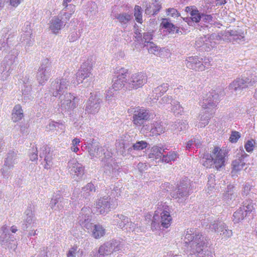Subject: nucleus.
Masks as SVG:
<instances>
[{
	"label": "nucleus",
	"mask_w": 257,
	"mask_h": 257,
	"mask_svg": "<svg viewBox=\"0 0 257 257\" xmlns=\"http://www.w3.org/2000/svg\"><path fill=\"white\" fill-rule=\"evenodd\" d=\"M247 157L246 154L242 155L232 162V173H236L243 169L247 162Z\"/></svg>",
	"instance_id": "obj_8"
},
{
	"label": "nucleus",
	"mask_w": 257,
	"mask_h": 257,
	"mask_svg": "<svg viewBox=\"0 0 257 257\" xmlns=\"http://www.w3.org/2000/svg\"><path fill=\"white\" fill-rule=\"evenodd\" d=\"M70 168H71V171L74 172L77 176L81 174L84 171V168L82 165L76 161H74L72 166Z\"/></svg>",
	"instance_id": "obj_16"
},
{
	"label": "nucleus",
	"mask_w": 257,
	"mask_h": 257,
	"mask_svg": "<svg viewBox=\"0 0 257 257\" xmlns=\"http://www.w3.org/2000/svg\"><path fill=\"white\" fill-rule=\"evenodd\" d=\"M166 13L167 16H170L172 17L178 18L180 16V14L174 8H169L167 9Z\"/></svg>",
	"instance_id": "obj_25"
},
{
	"label": "nucleus",
	"mask_w": 257,
	"mask_h": 257,
	"mask_svg": "<svg viewBox=\"0 0 257 257\" xmlns=\"http://www.w3.org/2000/svg\"><path fill=\"white\" fill-rule=\"evenodd\" d=\"M90 70L89 69H80L77 73V77L81 79H84L89 76L90 74Z\"/></svg>",
	"instance_id": "obj_22"
},
{
	"label": "nucleus",
	"mask_w": 257,
	"mask_h": 257,
	"mask_svg": "<svg viewBox=\"0 0 257 257\" xmlns=\"http://www.w3.org/2000/svg\"><path fill=\"white\" fill-rule=\"evenodd\" d=\"M251 189V186L249 184H246L244 185L243 188V192L247 195Z\"/></svg>",
	"instance_id": "obj_34"
},
{
	"label": "nucleus",
	"mask_w": 257,
	"mask_h": 257,
	"mask_svg": "<svg viewBox=\"0 0 257 257\" xmlns=\"http://www.w3.org/2000/svg\"><path fill=\"white\" fill-rule=\"evenodd\" d=\"M72 0H63V6L65 7V8H67L68 7V3L71 2Z\"/></svg>",
	"instance_id": "obj_39"
},
{
	"label": "nucleus",
	"mask_w": 257,
	"mask_h": 257,
	"mask_svg": "<svg viewBox=\"0 0 257 257\" xmlns=\"http://www.w3.org/2000/svg\"><path fill=\"white\" fill-rule=\"evenodd\" d=\"M192 144H193V142L192 141H189L186 145V148L188 149L190 148L191 146L192 145Z\"/></svg>",
	"instance_id": "obj_40"
},
{
	"label": "nucleus",
	"mask_w": 257,
	"mask_h": 257,
	"mask_svg": "<svg viewBox=\"0 0 257 257\" xmlns=\"http://www.w3.org/2000/svg\"><path fill=\"white\" fill-rule=\"evenodd\" d=\"M134 16L138 23H143L142 8L140 6H135L134 8Z\"/></svg>",
	"instance_id": "obj_18"
},
{
	"label": "nucleus",
	"mask_w": 257,
	"mask_h": 257,
	"mask_svg": "<svg viewBox=\"0 0 257 257\" xmlns=\"http://www.w3.org/2000/svg\"><path fill=\"white\" fill-rule=\"evenodd\" d=\"M152 153L150 154V156H154L156 158L161 157L162 154V149L157 146H154L151 149Z\"/></svg>",
	"instance_id": "obj_23"
},
{
	"label": "nucleus",
	"mask_w": 257,
	"mask_h": 257,
	"mask_svg": "<svg viewBox=\"0 0 257 257\" xmlns=\"http://www.w3.org/2000/svg\"><path fill=\"white\" fill-rule=\"evenodd\" d=\"M255 81H251L249 78H239L234 80L230 85V86L236 91L242 90L249 87L253 86Z\"/></svg>",
	"instance_id": "obj_5"
},
{
	"label": "nucleus",
	"mask_w": 257,
	"mask_h": 257,
	"mask_svg": "<svg viewBox=\"0 0 257 257\" xmlns=\"http://www.w3.org/2000/svg\"><path fill=\"white\" fill-rule=\"evenodd\" d=\"M208 120H207L206 124H207V123H208Z\"/></svg>",
	"instance_id": "obj_48"
},
{
	"label": "nucleus",
	"mask_w": 257,
	"mask_h": 257,
	"mask_svg": "<svg viewBox=\"0 0 257 257\" xmlns=\"http://www.w3.org/2000/svg\"><path fill=\"white\" fill-rule=\"evenodd\" d=\"M144 38L145 39V43H147V40H151L153 39V35L150 33H145L143 35Z\"/></svg>",
	"instance_id": "obj_32"
},
{
	"label": "nucleus",
	"mask_w": 257,
	"mask_h": 257,
	"mask_svg": "<svg viewBox=\"0 0 257 257\" xmlns=\"http://www.w3.org/2000/svg\"><path fill=\"white\" fill-rule=\"evenodd\" d=\"M152 7L153 8V15H156L158 12L160 11L161 10L162 6L161 5L157 2H155L152 4V6H149V7H147L145 10V13L147 14H150L151 12L150 11V9Z\"/></svg>",
	"instance_id": "obj_17"
},
{
	"label": "nucleus",
	"mask_w": 257,
	"mask_h": 257,
	"mask_svg": "<svg viewBox=\"0 0 257 257\" xmlns=\"http://www.w3.org/2000/svg\"><path fill=\"white\" fill-rule=\"evenodd\" d=\"M185 243H188V241H185Z\"/></svg>",
	"instance_id": "obj_47"
},
{
	"label": "nucleus",
	"mask_w": 257,
	"mask_h": 257,
	"mask_svg": "<svg viewBox=\"0 0 257 257\" xmlns=\"http://www.w3.org/2000/svg\"><path fill=\"white\" fill-rule=\"evenodd\" d=\"M172 217L170 212L164 210L161 214V225L166 228H168L171 223Z\"/></svg>",
	"instance_id": "obj_11"
},
{
	"label": "nucleus",
	"mask_w": 257,
	"mask_h": 257,
	"mask_svg": "<svg viewBox=\"0 0 257 257\" xmlns=\"http://www.w3.org/2000/svg\"><path fill=\"white\" fill-rule=\"evenodd\" d=\"M77 250V246H73L68 251L67 256V257H74L75 256V254L76 251Z\"/></svg>",
	"instance_id": "obj_29"
},
{
	"label": "nucleus",
	"mask_w": 257,
	"mask_h": 257,
	"mask_svg": "<svg viewBox=\"0 0 257 257\" xmlns=\"http://www.w3.org/2000/svg\"><path fill=\"white\" fill-rule=\"evenodd\" d=\"M17 229L15 226H12L11 231H12V232L15 233L17 231Z\"/></svg>",
	"instance_id": "obj_42"
},
{
	"label": "nucleus",
	"mask_w": 257,
	"mask_h": 257,
	"mask_svg": "<svg viewBox=\"0 0 257 257\" xmlns=\"http://www.w3.org/2000/svg\"><path fill=\"white\" fill-rule=\"evenodd\" d=\"M105 234V229L99 224L94 225L92 231L93 236L95 238H99Z\"/></svg>",
	"instance_id": "obj_14"
},
{
	"label": "nucleus",
	"mask_w": 257,
	"mask_h": 257,
	"mask_svg": "<svg viewBox=\"0 0 257 257\" xmlns=\"http://www.w3.org/2000/svg\"><path fill=\"white\" fill-rule=\"evenodd\" d=\"M202 106L204 108H206L207 107H208V106L206 105H202Z\"/></svg>",
	"instance_id": "obj_46"
},
{
	"label": "nucleus",
	"mask_w": 257,
	"mask_h": 257,
	"mask_svg": "<svg viewBox=\"0 0 257 257\" xmlns=\"http://www.w3.org/2000/svg\"><path fill=\"white\" fill-rule=\"evenodd\" d=\"M106 246L105 245H101L98 250V252L100 255H104V254H107V252H105Z\"/></svg>",
	"instance_id": "obj_33"
},
{
	"label": "nucleus",
	"mask_w": 257,
	"mask_h": 257,
	"mask_svg": "<svg viewBox=\"0 0 257 257\" xmlns=\"http://www.w3.org/2000/svg\"><path fill=\"white\" fill-rule=\"evenodd\" d=\"M160 27L161 29H166L169 33H173L176 29L177 32L178 31V29H177V28L166 18H163L162 19V22L160 24Z\"/></svg>",
	"instance_id": "obj_12"
},
{
	"label": "nucleus",
	"mask_w": 257,
	"mask_h": 257,
	"mask_svg": "<svg viewBox=\"0 0 257 257\" xmlns=\"http://www.w3.org/2000/svg\"><path fill=\"white\" fill-rule=\"evenodd\" d=\"M23 0H9L10 5L14 7H17L20 5Z\"/></svg>",
	"instance_id": "obj_30"
},
{
	"label": "nucleus",
	"mask_w": 257,
	"mask_h": 257,
	"mask_svg": "<svg viewBox=\"0 0 257 257\" xmlns=\"http://www.w3.org/2000/svg\"><path fill=\"white\" fill-rule=\"evenodd\" d=\"M23 117V110L20 105H16L12 113V119L13 121L17 122L20 120Z\"/></svg>",
	"instance_id": "obj_13"
},
{
	"label": "nucleus",
	"mask_w": 257,
	"mask_h": 257,
	"mask_svg": "<svg viewBox=\"0 0 257 257\" xmlns=\"http://www.w3.org/2000/svg\"><path fill=\"white\" fill-rule=\"evenodd\" d=\"M62 26L61 20L58 18H55L52 20L50 28L54 33H58Z\"/></svg>",
	"instance_id": "obj_15"
},
{
	"label": "nucleus",
	"mask_w": 257,
	"mask_h": 257,
	"mask_svg": "<svg viewBox=\"0 0 257 257\" xmlns=\"http://www.w3.org/2000/svg\"><path fill=\"white\" fill-rule=\"evenodd\" d=\"M89 152L90 155L91 156L94 157L95 156L94 154H93L92 152H91V150L89 151Z\"/></svg>",
	"instance_id": "obj_43"
},
{
	"label": "nucleus",
	"mask_w": 257,
	"mask_h": 257,
	"mask_svg": "<svg viewBox=\"0 0 257 257\" xmlns=\"http://www.w3.org/2000/svg\"><path fill=\"white\" fill-rule=\"evenodd\" d=\"M92 186H93V184H88L87 185V186H88V187H91Z\"/></svg>",
	"instance_id": "obj_45"
},
{
	"label": "nucleus",
	"mask_w": 257,
	"mask_h": 257,
	"mask_svg": "<svg viewBox=\"0 0 257 257\" xmlns=\"http://www.w3.org/2000/svg\"><path fill=\"white\" fill-rule=\"evenodd\" d=\"M226 3L225 0H217V5H222Z\"/></svg>",
	"instance_id": "obj_38"
},
{
	"label": "nucleus",
	"mask_w": 257,
	"mask_h": 257,
	"mask_svg": "<svg viewBox=\"0 0 257 257\" xmlns=\"http://www.w3.org/2000/svg\"><path fill=\"white\" fill-rule=\"evenodd\" d=\"M202 17L204 18L205 22H211L212 21V17L210 15H203L202 14Z\"/></svg>",
	"instance_id": "obj_35"
},
{
	"label": "nucleus",
	"mask_w": 257,
	"mask_h": 257,
	"mask_svg": "<svg viewBox=\"0 0 257 257\" xmlns=\"http://www.w3.org/2000/svg\"><path fill=\"white\" fill-rule=\"evenodd\" d=\"M245 211L247 212H251L253 210V204L252 202H249L245 206Z\"/></svg>",
	"instance_id": "obj_31"
},
{
	"label": "nucleus",
	"mask_w": 257,
	"mask_h": 257,
	"mask_svg": "<svg viewBox=\"0 0 257 257\" xmlns=\"http://www.w3.org/2000/svg\"><path fill=\"white\" fill-rule=\"evenodd\" d=\"M185 239H187L190 243L191 246L195 250V251H193V253H200L203 251L205 241L202 234L198 233L194 235L187 233L185 235Z\"/></svg>",
	"instance_id": "obj_3"
},
{
	"label": "nucleus",
	"mask_w": 257,
	"mask_h": 257,
	"mask_svg": "<svg viewBox=\"0 0 257 257\" xmlns=\"http://www.w3.org/2000/svg\"><path fill=\"white\" fill-rule=\"evenodd\" d=\"M147 44L145 46L147 47L148 51L150 53L155 54L158 51V49L157 46L152 42H146Z\"/></svg>",
	"instance_id": "obj_20"
},
{
	"label": "nucleus",
	"mask_w": 257,
	"mask_h": 257,
	"mask_svg": "<svg viewBox=\"0 0 257 257\" xmlns=\"http://www.w3.org/2000/svg\"><path fill=\"white\" fill-rule=\"evenodd\" d=\"M255 97L257 98V88L254 93Z\"/></svg>",
	"instance_id": "obj_44"
},
{
	"label": "nucleus",
	"mask_w": 257,
	"mask_h": 257,
	"mask_svg": "<svg viewBox=\"0 0 257 257\" xmlns=\"http://www.w3.org/2000/svg\"><path fill=\"white\" fill-rule=\"evenodd\" d=\"M186 65L188 68L195 70H203L205 67L198 58L193 56L187 58Z\"/></svg>",
	"instance_id": "obj_9"
},
{
	"label": "nucleus",
	"mask_w": 257,
	"mask_h": 257,
	"mask_svg": "<svg viewBox=\"0 0 257 257\" xmlns=\"http://www.w3.org/2000/svg\"><path fill=\"white\" fill-rule=\"evenodd\" d=\"M240 138L239 132L237 131H232L229 137V141L232 143L237 142L238 140Z\"/></svg>",
	"instance_id": "obj_26"
},
{
	"label": "nucleus",
	"mask_w": 257,
	"mask_h": 257,
	"mask_svg": "<svg viewBox=\"0 0 257 257\" xmlns=\"http://www.w3.org/2000/svg\"><path fill=\"white\" fill-rule=\"evenodd\" d=\"M80 139L78 138H75L72 140V146L71 148L72 151L74 153H77L79 150L78 147L77 146L80 143Z\"/></svg>",
	"instance_id": "obj_27"
},
{
	"label": "nucleus",
	"mask_w": 257,
	"mask_h": 257,
	"mask_svg": "<svg viewBox=\"0 0 257 257\" xmlns=\"http://www.w3.org/2000/svg\"><path fill=\"white\" fill-rule=\"evenodd\" d=\"M146 81L145 74L139 73L132 75L129 84L132 88L137 89L142 87Z\"/></svg>",
	"instance_id": "obj_6"
},
{
	"label": "nucleus",
	"mask_w": 257,
	"mask_h": 257,
	"mask_svg": "<svg viewBox=\"0 0 257 257\" xmlns=\"http://www.w3.org/2000/svg\"><path fill=\"white\" fill-rule=\"evenodd\" d=\"M226 155L220 148L215 147L210 153L211 159L206 158L203 165L207 168H210L214 164L215 169L218 170L225 166Z\"/></svg>",
	"instance_id": "obj_1"
},
{
	"label": "nucleus",
	"mask_w": 257,
	"mask_h": 257,
	"mask_svg": "<svg viewBox=\"0 0 257 257\" xmlns=\"http://www.w3.org/2000/svg\"><path fill=\"white\" fill-rule=\"evenodd\" d=\"M150 117V114L148 110L137 107L133 117V123L136 126H141L144 121L149 120Z\"/></svg>",
	"instance_id": "obj_4"
},
{
	"label": "nucleus",
	"mask_w": 257,
	"mask_h": 257,
	"mask_svg": "<svg viewBox=\"0 0 257 257\" xmlns=\"http://www.w3.org/2000/svg\"><path fill=\"white\" fill-rule=\"evenodd\" d=\"M147 146V143L143 141L137 142L133 145V148L135 150H142Z\"/></svg>",
	"instance_id": "obj_24"
},
{
	"label": "nucleus",
	"mask_w": 257,
	"mask_h": 257,
	"mask_svg": "<svg viewBox=\"0 0 257 257\" xmlns=\"http://www.w3.org/2000/svg\"><path fill=\"white\" fill-rule=\"evenodd\" d=\"M155 129L156 130V131L157 132L158 134H162L164 132L165 129L163 127H161L160 126L159 127H155Z\"/></svg>",
	"instance_id": "obj_36"
},
{
	"label": "nucleus",
	"mask_w": 257,
	"mask_h": 257,
	"mask_svg": "<svg viewBox=\"0 0 257 257\" xmlns=\"http://www.w3.org/2000/svg\"><path fill=\"white\" fill-rule=\"evenodd\" d=\"M244 148L247 152L253 151L254 148V142L253 141H248L244 145Z\"/></svg>",
	"instance_id": "obj_28"
},
{
	"label": "nucleus",
	"mask_w": 257,
	"mask_h": 257,
	"mask_svg": "<svg viewBox=\"0 0 257 257\" xmlns=\"http://www.w3.org/2000/svg\"><path fill=\"white\" fill-rule=\"evenodd\" d=\"M185 12L189 13L192 21L195 23H199L201 20L202 14L199 12L195 6H188L186 7Z\"/></svg>",
	"instance_id": "obj_10"
},
{
	"label": "nucleus",
	"mask_w": 257,
	"mask_h": 257,
	"mask_svg": "<svg viewBox=\"0 0 257 257\" xmlns=\"http://www.w3.org/2000/svg\"><path fill=\"white\" fill-rule=\"evenodd\" d=\"M177 158V154L174 152L170 153L169 154L164 155L162 159V162L169 163L172 161H175Z\"/></svg>",
	"instance_id": "obj_19"
},
{
	"label": "nucleus",
	"mask_w": 257,
	"mask_h": 257,
	"mask_svg": "<svg viewBox=\"0 0 257 257\" xmlns=\"http://www.w3.org/2000/svg\"><path fill=\"white\" fill-rule=\"evenodd\" d=\"M96 208L99 214H105L108 212L110 208V203L108 197L99 199L96 203Z\"/></svg>",
	"instance_id": "obj_7"
},
{
	"label": "nucleus",
	"mask_w": 257,
	"mask_h": 257,
	"mask_svg": "<svg viewBox=\"0 0 257 257\" xmlns=\"http://www.w3.org/2000/svg\"><path fill=\"white\" fill-rule=\"evenodd\" d=\"M16 155L14 152H12L9 153L8 158H12Z\"/></svg>",
	"instance_id": "obj_41"
},
{
	"label": "nucleus",
	"mask_w": 257,
	"mask_h": 257,
	"mask_svg": "<svg viewBox=\"0 0 257 257\" xmlns=\"http://www.w3.org/2000/svg\"><path fill=\"white\" fill-rule=\"evenodd\" d=\"M241 210H239V211H236V212H235L233 214V217L234 218H236V217H239V215H240L241 216L242 215V212H241Z\"/></svg>",
	"instance_id": "obj_37"
},
{
	"label": "nucleus",
	"mask_w": 257,
	"mask_h": 257,
	"mask_svg": "<svg viewBox=\"0 0 257 257\" xmlns=\"http://www.w3.org/2000/svg\"><path fill=\"white\" fill-rule=\"evenodd\" d=\"M127 70L124 68L119 69L118 75L113 78L112 87L107 92L106 98H110L113 96L114 95L113 91H116L123 88L124 85V82L126 80V74L127 73Z\"/></svg>",
	"instance_id": "obj_2"
},
{
	"label": "nucleus",
	"mask_w": 257,
	"mask_h": 257,
	"mask_svg": "<svg viewBox=\"0 0 257 257\" xmlns=\"http://www.w3.org/2000/svg\"><path fill=\"white\" fill-rule=\"evenodd\" d=\"M120 23L126 24L128 22L131 18V16L127 14H119L116 17Z\"/></svg>",
	"instance_id": "obj_21"
}]
</instances>
